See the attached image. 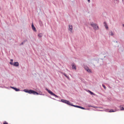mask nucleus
Instances as JSON below:
<instances>
[{
  "mask_svg": "<svg viewBox=\"0 0 124 124\" xmlns=\"http://www.w3.org/2000/svg\"><path fill=\"white\" fill-rule=\"evenodd\" d=\"M69 30L71 32H72V30L73 29V27L72 25H69Z\"/></svg>",
  "mask_w": 124,
  "mask_h": 124,
  "instance_id": "nucleus-8",
  "label": "nucleus"
},
{
  "mask_svg": "<svg viewBox=\"0 0 124 124\" xmlns=\"http://www.w3.org/2000/svg\"><path fill=\"white\" fill-rule=\"evenodd\" d=\"M26 40H24V41H23V42H22L20 45H23V44H24V43H25V41H26Z\"/></svg>",
  "mask_w": 124,
  "mask_h": 124,
  "instance_id": "nucleus-19",
  "label": "nucleus"
},
{
  "mask_svg": "<svg viewBox=\"0 0 124 124\" xmlns=\"http://www.w3.org/2000/svg\"><path fill=\"white\" fill-rule=\"evenodd\" d=\"M51 98H52V99H53V100H55V99H54V98H51Z\"/></svg>",
  "mask_w": 124,
  "mask_h": 124,
  "instance_id": "nucleus-27",
  "label": "nucleus"
},
{
  "mask_svg": "<svg viewBox=\"0 0 124 124\" xmlns=\"http://www.w3.org/2000/svg\"><path fill=\"white\" fill-rule=\"evenodd\" d=\"M61 101L62 102H63L65 104H66L68 105H71L72 104L70 102L66 100L62 99Z\"/></svg>",
  "mask_w": 124,
  "mask_h": 124,
  "instance_id": "nucleus-2",
  "label": "nucleus"
},
{
  "mask_svg": "<svg viewBox=\"0 0 124 124\" xmlns=\"http://www.w3.org/2000/svg\"><path fill=\"white\" fill-rule=\"evenodd\" d=\"M123 1V0H122V1Z\"/></svg>",
  "mask_w": 124,
  "mask_h": 124,
  "instance_id": "nucleus-30",
  "label": "nucleus"
},
{
  "mask_svg": "<svg viewBox=\"0 0 124 124\" xmlns=\"http://www.w3.org/2000/svg\"><path fill=\"white\" fill-rule=\"evenodd\" d=\"M38 36L39 37H41L42 36V35L41 33H40L38 34Z\"/></svg>",
  "mask_w": 124,
  "mask_h": 124,
  "instance_id": "nucleus-17",
  "label": "nucleus"
},
{
  "mask_svg": "<svg viewBox=\"0 0 124 124\" xmlns=\"http://www.w3.org/2000/svg\"><path fill=\"white\" fill-rule=\"evenodd\" d=\"M3 124H8V123L6 121H4V122Z\"/></svg>",
  "mask_w": 124,
  "mask_h": 124,
  "instance_id": "nucleus-24",
  "label": "nucleus"
},
{
  "mask_svg": "<svg viewBox=\"0 0 124 124\" xmlns=\"http://www.w3.org/2000/svg\"><path fill=\"white\" fill-rule=\"evenodd\" d=\"M89 107H93L92 106H89Z\"/></svg>",
  "mask_w": 124,
  "mask_h": 124,
  "instance_id": "nucleus-28",
  "label": "nucleus"
},
{
  "mask_svg": "<svg viewBox=\"0 0 124 124\" xmlns=\"http://www.w3.org/2000/svg\"><path fill=\"white\" fill-rule=\"evenodd\" d=\"M109 35H110L113 36L114 35V33L112 32V31H109Z\"/></svg>",
  "mask_w": 124,
  "mask_h": 124,
  "instance_id": "nucleus-12",
  "label": "nucleus"
},
{
  "mask_svg": "<svg viewBox=\"0 0 124 124\" xmlns=\"http://www.w3.org/2000/svg\"><path fill=\"white\" fill-rule=\"evenodd\" d=\"M102 86L105 89H106V87L103 84H102Z\"/></svg>",
  "mask_w": 124,
  "mask_h": 124,
  "instance_id": "nucleus-22",
  "label": "nucleus"
},
{
  "mask_svg": "<svg viewBox=\"0 0 124 124\" xmlns=\"http://www.w3.org/2000/svg\"><path fill=\"white\" fill-rule=\"evenodd\" d=\"M119 107L120 109V110H124V107H122V106H120Z\"/></svg>",
  "mask_w": 124,
  "mask_h": 124,
  "instance_id": "nucleus-13",
  "label": "nucleus"
},
{
  "mask_svg": "<svg viewBox=\"0 0 124 124\" xmlns=\"http://www.w3.org/2000/svg\"><path fill=\"white\" fill-rule=\"evenodd\" d=\"M116 111H114L113 109H111L109 111V112H114Z\"/></svg>",
  "mask_w": 124,
  "mask_h": 124,
  "instance_id": "nucleus-18",
  "label": "nucleus"
},
{
  "mask_svg": "<svg viewBox=\"0 0 124 124\" xmlns=\"http://www.w3.org/2000/svg\"><path fill=\"white\" fill-rule=\"evenodd\" d=\"M72 66L73 69L76 70L77 69L75 63H73L72 65Z\"/></svg>",
  "mask_w": 124,
  "mask_h": 124,
  "instance_id": "nucleus-7",
  "label": "nucleus"
},
{
  "mask_svg": "<svg viewBox=\"0 0 124 124\" xmlns=\"http://www.w3.org/2000/svg\"><path fill=\"white\" fill-rule=\"evenodd\" d=\"M71 105V106H74V107H75L81 108L82 109H85V108L83 107H82L81 106H77V105H73L72 104Z\"/></svg>",
  "mask_w": 124,
  "mask_h": 124,
  "instance_id": "nucleus-6",
  "label": "nucleus"
},
{
  "mask_svg": "<svg viewBox=\"0 0 124 124\" xmlns=\"http://www.w3.org/2000/svg\"><path fill=\"white\" fill-rule=\"evenodd\" d=\"M14 90H15L16 91H18L20 90L19 89H17L16 88H14Z\"/></svg>",
  "mask_w": 124,
  "mask_h": 124,
  "instance_id": "nucleus-20",
  "label": "nucleus"
},
{
  "mask_svg": "<svg viewBox=\"0 0 124 124\" xmlns=\"http://www.w3.org/2000/svg\"><path fill=\"white\" fill-rule=\"evenodd\" d=\"M23 91L26 92V93H29V90H28V89H24L23 90Z\"/></svg>",
  "mask_w": 124,
  "mask_h": 124,
  "instance_id": "nucleus-14",
  "label": "nucleus"
},
{
  "mask_svg": "<svg viewBox=\"0 0 124 124\" xmlns=\"http://www.w3.org/2000/svg\"><path fill=\"white\" fill-rule=\"evenodd\" d=\"M29 93L31 94H33L34 95L37 94V95H39V93L37 92L31 90H29Z\"/></svg>",
  "mask_w": 124,
  "mask_h": 124,
  "instance_id": "nucleus-4",
  "label": "nucleus"
},
{
  "mask_svg": "<svg viewBox=\"0 0 124 124\" xmlns=\"http://www.w3.org/2000/svg\"><path fill=\"white\" fill-rule=\"evenodd\" d=\"M88 2L90 3V0H88Z\"/></svg>",
  "mask_w": 124,
  "mask_h": 124,
  "instance_id": "nucleus-26",
  "label": "nucleus"
},
{
  "mask_svg": "<svg viewBox=\"0 0 124 124\" xmlns=\"http://www.w3.org/2000/svg\"><path fill=\"white\" fill-rule=\"evenodd\" d=\"M39 94L40 95H44V94H42V92H40L39 93Z\"/></svg>",
  "mask_w": 124,
  "mask_h": 124,
  "instance_id": "nucleus-23",
  "label": "nucleus"
},
{
  "mask_svg": "<svg viewBox=\"0 0 124 124\" xmlns=\"http://www.w3.org/2000/svg\"><path fill=\"white\" fill-rule=\"evenodd\" d=\"M104 26L105 27V28H106V29H108V26H107L106 23L105 22H104Z\"/></svg>",
  "mask_w": 124,
  "mask_h": 124,
  "instance_id": "nucleus-11",
  "label": "nucleus"
},
{
  "mask_svg": "<svg viewBox=\"0 0 124 124\" xmlns=\"http://www.w3.org/2000/svg\"><path fill=\"white\" fill-rule=\"evenodd\" d=\"M13 59H11L10 60V62H9V63L11 65H12L13 64Z\"/></svg>",
  "mask_w": 124,
  "mask_h": 124,
  "instance_id": "nucleus-16",
  "label": "nucleus"
},
{
  "mask_svg": "<svg viewBox=\"0 0 124 124\" xmlns=\"http://www.w3.org/2000/svg\"><path fill=\"white\" fill-rule=\"evenodd\" d=\"M63 75H64V76H65V77L67 78H68V77L67 76V75H66L65 73H63Z\"/></svg>",
  "mask_w": 124,
  "mask_h": 124,
  "instance_id": "nucleus-21",
  "label": "nucleus"
},
{
  "mask_svg": "<svg viewBox=\"0 0 124 124\" xmlns=\"http://www.w3.org/2000/svg\"><path fill=\"white\" fill-rule=\"evenodd\" d=\"M32 29L34 31H36V28L34 26L33 24H32Z\"/></svg>",
  "mask_w": 124,
  "mask_h": 124,
  "instance_id": "nucleus-10",
  "label": "nucleus"
},
{
  "mask_svg": "<svg viewBox=\"0 0 124 124\" xmlns=\"http://www.w3.org/2000/svg\"><path fill=\"white\" fill-rule=\"evenodd\" d=\"M116 42H117V41H116Z\"/></svg>",
  "mask_w": 124,
  "mask_h": 124,
  "instance_id": "nucleus-29",
  "label": "nucleus"
},
{
  "mask_svg": "<svg viewBox=\"0 0 124 124\" xmlns=\"http://www.w3.org/2000/svg\"><path fill=\"white\" fill-rule=\"evenodd\" d=\"M88 92H89L91 95H94V94L93 92H91V91H90L89 90H88Z\"/></svg>",
  "mask_w": 124,
  "mask_h": 124,
  "instance_id": "nucleus-15",
  "label": "nucleus"
},
{
  "mask_svg": "<svg viewBox=\"0 0 124 124\" xmlns=\"http://www.w3.org/2000/svg\"><path fill=\"white\" fill-rule=\"evenodd\" d=\"M11 87L13 89H14V88H15V87H11Z\"/></svg>",
  "mask_w": 124,
  "mask_h": 124,
  "instance_id": "nucleus-25",
  "label": "nucleus"
},
{
  "mask_svg": "<svg viewBox=\"0 0 124 124\" xmlns=\"http://www.w3.org/2000/svg\"><path fill=\"white\" fill-rule=\"evenodd\" d=\"M13 65L15 66H19V63L18 62H15L12 65Z\"/></svg>",
  "mask_w": 124,
  "mask_h": 124,
  "instance_id": "nucleus-9",
  "label": "nucleus"
},
{
  "mask_svg": "<svg viewBox=\"0 0 124 124\" xmlns=\"http://www.w3.org/2000/svg\"><path fill=\"white\" fill-rule=\"evenodd\" d=\"M85 69L86 71L89 73H91V71L87 66H85Z\"/></svg>",
  "mask_w": 124,
  "mask_h": 124,
  "instance_id": "nucleus-5",
  "label": "nucleus"
},
{
  "mask_svg": "<svg viewBox=\"0 0 124 124\" xmlns=\"http://www.w3.org/2000/svg\"><path fill=\"white\" fill-rule=\"evenodd\" d=\"M46 90L48 92L50 93L51 95H53L56 98H58L59 97L57 95H55L54 93L52 92L51 91L49 90H48L47 88H46Z\"/></svg>",
  "mask_w": 124,
  "mask_h": 124,
  "instance_id": "nucleus-3",
  "label": "nucleus"
},
{
  "mask_svg": "<svg viewBox=\"0 0 124 124\" xmlns=\"http://www.w3.org/2000/svg\"><path fill=\"white\" fill-rule=\"evenodd\" d=\"M90 25L93 28L94 30H97L99 29L98 27L96 24L92 23L90 24Z\"/></svg>",
  "mask_w": 124,
  "mask_h": 124,
  "instance_id": "nucleus-1",
  "label": "nucleus"
}]
</instances>
